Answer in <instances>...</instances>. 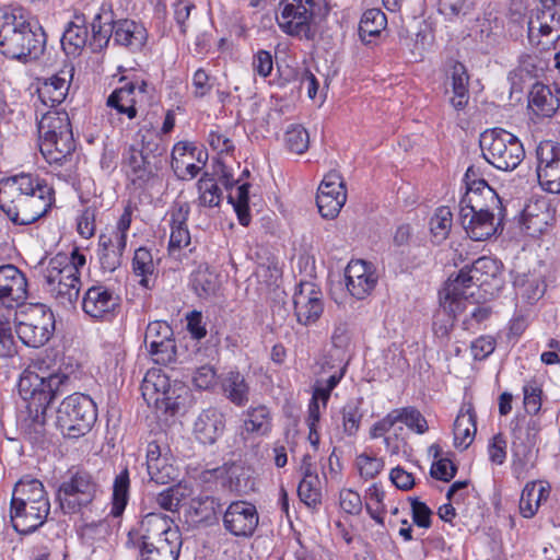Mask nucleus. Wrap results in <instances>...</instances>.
I'll list each match as a JSON object with an SVG mask.
<instances>
[{"label":"nucleus","mask_w":560,"mask_h":560,"mask_svg":"<svg viewBox=\"0 0 560 560\" xmlns=\"http://www.w3.org/2000/svg\"><path fill=\"white\" fill-rule=\"evenodd\" d=\"M54 195L52 187L37 175L21 173L0 180V209L18 225L44 217L54 203Z\"/></svg>","instance_id":"1"},{"label":"nucleus","mask_w":560,"mask_h":560,"mask_svg":"<svg viewBox=\"0 0 560 560\" xmlns=\"http://www.w3.org/2000/svg\"><path fill=\"white\" fill-rule=\"evenodd\" d=\"M475 171L468 167L465 178L467 190L459 201V221L472 241H486L495 234L502 217L498 194L485 179H475Z\"/></svg>","instance_id":"2"},{"label":"nucleus","mask_w":560,"mask_h":560,"mask_svg":"<svg viewBox=\"0 0 560 560\" xmlns=\"http://www.w3.org/2000/svg\"><path fill=\"white\" fill-rule=\"evenodd\" d=\"M50 511L44 485L38 479L22 478L11 498L10 517L14 529L30 534L40 527Z\"/></svg>","instance_id":"3"},{"label":"nucleus","mask_w":560,"mask_h":560,"mask_svg":"<svg viewBox=\"0 0 560 560\" xmlns=\"http://www.w3.org/2000/svg\"><path fill=\"white\" fill-rule=\"evenodd\" d=\"M45 33L33 30L22 14H4L0 24V52L20 61L36 59L44 49Z\"/></svg>","instance_id":"4"},{"label":"nucleus","mask_w":560,"mask_h":560,"mask_svg":"<svg viewBox=\"0 0 560 560\" xmlns=\"http://www.w3.org/2000/svg\"><path fill=\"white\" fill-rule=\"evenodd\" d=\"M43 362L33 361L21 374L18 388L30 410L45 413L60 387L68 381L66 374L48 372L42 368Z\"/></svg>","instance_id":"5"},{"label":"nucleus","mask_w":560,"mask_h":560,"mask_svg":"<svg viewBox=\"0 0 560 560\" xmlns=\"http://www.w3.org/2000/svg\"><path fill=\"white\" fill-rule=\"evenodd\" d=\"M501 273V264L491 257H480L476 259L470 267L460 269L455 279H450L446 283L447 300L445 307L451 311H458L462 299L469 303L476 294L475 289L490 285Z\"/></svg>","instance_id":"6"},{"label":"nucleus","mask_w":560,"mask_h":560,"mask_svg":"<svg viewBox=\"0 0 560 560\" xmlns=\"http://www.w3.org/2000/svg\"><path fill=\"white\" fill-rule=\"evenodd\" d=\"M141 149L129 145L122 153L121 168L127 179L137 188L145 187L155 177V166L150 154L161 155L165 149L156 142L154 131L141 128Z\"/></svg>","instance_id":"7"},{"label":"nucleus","mask_w":560,"mask_h":560,"mask_svg":"<svg viewBox=\"0 0 560 560\" xmlns=\"http://www.w3.org/2000/svg\"><path fill=\"white\" fill-rule=\"evenodd\" d=\"M97 419L93 399L84 394L67 396L59 405L56 424L67 439H79L88 434Z\"/></svg>","instance_id":"8"},{"label":"nucleus","mask_w":560,"mask_h":560,"mask_svg":"<svg viewBox=\"0 0 560 560\" xmlns=\"http://www.w3.org/2000/svg\"><path fill=\"white\" fill-rule=\"evenodd\" d=\"M480 148L485 160L500 171L515 170L525 158L520 139L502 128L483 131Z\"/></svg>","instance_id":"9"},{"label":"nucleus","mask_w":560,"mask_h":560,"mask_svg":"<svg viewBox=\"0 0 560 560\" xmlns=\"http://www.w3.org/2000/svg\"><path fill=\"white\" fill-rule=\"evenodd\" d=\"M46 291L65 307L72 306L79 299L81 279L73 266L65 258H51L44 270Z\"/></svg>","instance_id":"10"},{"label":"nucleus","mask_w":560,"mask_h":560,"mask_svg":"<svg viewBox=\"0 0 560 560\" xmlns=\"http://www.w3.org/2000/svg\"><path fill=\"white\" fill-rule=\"evenodd\" d=\"M131 222L132 209L127 206L116 225L98 236L97 256L104 271L113 272L121 266Z\"/></svg>","instance_id":"11"},{"label":"nucleus","mask_w":560,"mask_h":560,"mask_svg":"<svg viewBox=\"0 0 560 560\" xmlns=\"http://www.w3.org/2000/svg\"><path fill=\"white\" fill-rule=\"evenodd\" d=\"M97 490L98 485L89 471L72 468L60 483L57 497L66 513H75L94 500Z\"/></svg>","instance_id":"12"},{"label":"nucleus","mask_w":560,"mask_h":560,"mask_svg":"<svg viewBox=\"0 0 560 560\" xmlns=\"http://www.w3.org/2000/svg\"><path fill=\"white\" fill-rule=\"evenodd\" d=\"M539 431L540 425L534 419L517 423L512 430V471L517 478H524L535 466Z\"/></svg>","instance_id":"13"},{"label":"nucleus","mask_w":560,"mask_h":560,"mask_svg":"<svg viewBox=\"0 0 560 560\" xmlns=\"http://www.w3.org/2000/svg\"><path fill=\"white\" fill-rule=\"evenodd\" d=\"M527 39L539 50H549L560 40V10L541 3L533 9L527 21Z\"/></svg>","instance_id":"14"},{"label":"nucleus","mask_w":560,"mask_h":560,"mask_svg":"<svg viewBox=\"0 0 560 560\" xmlns=\"http://www.w3.org/2000/svg\"><path fill=\"white\" fill-rule=\"evenodd\" d=\"M54 329L52 312L42 304H36L30 306L27 313L21 314L15 331L24 345L38 348L50 339Z\"/></svg>","instance_id":"15"},{"label":"nucleus","mask_w":560,"mask_h":560,"mask_svg":"<svg viewBox=\"0 0 560 560\" xmlns=\"http://www.w3.org/2000/svg\"><path fill=\"white\" fill-rule=\"evenodd\" d=\"M317 8V0H281L278 25L288 35L307 38Z\"/></svg>","instance_id":"16"},{"label":"nucleus","mask_w":560,"mask_h":560,"mask_svg":"<svg viewBox=\"0 0 560 560\" xmlns=\"http://www.w3.org/2000/svg\"><path fill=\"white\" fill-rule=\"evenodd\" d=\"M184 390L180 384H172L170 377L159 369H151L141 384L142 397L149 406L156 409L174 410L179 407L177 392Z\"/></svg>","instance_id":"17"},{"label":"nucleus","mask_w":560,"mask_h":560,"mask_svg":"<svg viewBox=\"0 0 560 560\" xmlns=\"http://www.w3.org/2000/svg\"><path fill=\"white\" fill-rule=\"evenodd\" d=\"M190 207L187 202H175L167 212L170 240L167 253L170 257L182 260L192 252L191 235L188 229Z\"/></svg>","instance_id":"18"},{"label":"nucleus","mask_w":560,"mask_h":560,"mask_svg":"<svg viewBox=\"0 0 560 560\" xmlns=\"http://www.w3.org/2000/svg\"><path fill=\"white\" fill-rule=\"evenodd\" d=\"M537 177L541 188L560 194V143L545 140L536 149Z\"/></svg>","instance_id":"19"},{"label":"nucleus","mask_w":560,"mask_h":560,"mask_svg":"<svg viewBox=\"0 0 560 560\" xmlns=\"http://www.w3.org/2000/svg\"><path fill=\"white\" fill-rule=\"evenodd\" d=\"M152 88L143 80H136L125 83L116 89L107 98V106L129 119L137 116V105L147 103L150 98Z\"/></svg>","instance_id":"20"},{"label":"nucleus","mask_w":560,"mask_h":560,"mask_svg":"<svg viewBox=\"0 0 560 560\" xmlns=\"http://www.w3.org/2000/svg\"><path fill=\"white\" fill-rule=\"evenodd\" d=\"M144 343L158 364H170L176 360V346L173 339V329L164 320L149 323Z\"/></svg>","instance_id":"21"},{"label":"nucleus","mask_w":560,"mask_h":560,"mask_svg":"<svg viewBox=\"0 0 560 560\" xmlns=\"http://www.w3.org/2000/svg\"><path fill=\"white\" fill-rule=\"evenodd\" d=\"M294 314L304 326L316 323L324 312L323 292L313 282H301L293 294Z\"/></svg>","instance_id":"22"},{"label":"nucleus","mask_w":560,"mask_h":560,"mask_svg":"<svg viewBox=\"0 0 560 560\" xmlns=\"http://www.w3.org/2000/svg\"><path fill=\"white\" fill-rule=\"evenodd\" d=\"M141 540V549L154 547L159 540L163 542L180 541L177 528L173 527V521L161 513H148L141 520L138 528Z\"/></svg>","instance_id":"23"},{"label":"nucleus","mask_w":560,"mask_h":560,"mask_svg":"<svg viewBox=\"0 0 560 560\" xmlns=\"http://www.w3.org/2000/svg\"><path fill=\"white\" fill-rule=\"evenodd\" d=\"M347 200L345 183L338 173H328L320 183L316 203L320 215L334 219L338 215Z\"/></svg>","instance_id":"24"},{"label":"nucleus","mask_w":560,"mask_h":560,"mask_svg":"<svg viewBox=\"0 0 560 560\" xmlns=\"http://www.w3.org/2000/svg\"><path fill=\"white\" fill-rule=\"evenodd\" d=\"M259 522L257 509L247 501H234L223 514L225 530L236 537H249Z\"/></svg>","instance_id":"25"},{"label":"nucleus","mask_w":560,"mask_h":560,"mask_svg":"<svg viewBox=\"0 0 560 560\" xmlns=\"http://www.w3.org/2000/svg\"><path fill=\"white\" fill-rule=\"evenodd\" d=\"M25 275L14 265L0 266V302L8 307L22 305L28 296Z\"/></svg>","instance_id":"26"},{"label":"nucleus","mask_w":560,"mask_h":560,"mask_svg":"<svg viewBox=\"0 0 560 560\" xmlns=\"http://www.w3.org/2000/svg\"><path fill=\"white\" fill-rule=\"evenodd\" d=\"M119 306V299L105 285H92L82 299L83 312L93 319L108 320Z\"/></svg>","instance_id":"27"},{"label":"nucleus","mask_w":560,"mask_h":560,"mask_svg":"<svg viewBox=\"0 0 560 560\" xmlns=\"http://www.w3.org/2000/svg\"><path fill=\"white\" fill-rule=\"evenodd\" d=\"M345 277L347 290L358 300L371 294L378 279L373 265L361 259L348 264Z\"/></svg>","instance_id":"28"},{"label":"nucleus","mask_w":560,"mask_h":560,"mask_svg":"<svg viewBox=\"0 0 560 560\" xmlns=\"http://www.w3.org/2000/svg\"><path fill=\"white\" fill-rule=\"evenodd\" d=\"M71 77L69 71L61 70L58 73L45 79L37 88L40 108H57L69 91Z\"/></svg>","instance_id":"29"},{"label":"nucleus","mask_w":560,"mask_h":560,"mask_svg":"<svg viewBox=\"0 0 560 560\" xmlns=\"http://www.w3.org/2000/svg\"><path fill=\"white\" fill-rule=\"evenodd\" d=\"M225 430V417L217 408H208L200 412L194 424V434L202 443L212 445Z\"/></svg>","instance_id":"30"},{"label":"nucleus","mask_w":560,"mask_h":560,"mask_svg":"<svg viewBox=\"0 0 560 560\" xmlns=\"http://www.w3.org/2000/svg\"><path fill=\"white\" fill-rule=\"evenodd\" d=\"M75 143L73 133H62L56 137L39 139V150L49 164L62 165L73 155Z\"/></svg>","instance_id":"31"},{"label":"nucleus","mask_w":560,"mask_h":560,"mask_svg":"<svg viewBox=\"0 0 560 560\" xmlns=\"http://www.w3.org/2000/svg\"><path fill=\"white\" fill-rule=\"evenodd\" d=\"M148 40L145 27L132 20L116 21L114 27V44L127 48L132 52L140 51Z\"/></svg>","instance_id":"32"},{"label":"nucleus","mask_w":560,"mask_h":560,"mask_svg":"<svg viewBox=\"0 0 560 560\" xmlns=\"http://www.w3.org/2000/svg\"><path fill=\"white\" fill-rule=\"evenodd\" d=\"M477 432L476 412L470 402H464L454 422V445L466 450L474 442Z\"/></svg>","instance_id":"33"},{"label":"nucleus","mask_w":560,"mask_h":560,"mask_svg":"<svg viewBox=\"0 0 560 560\" xmlns=\"http://www.w3.org/2000/svg\"><path fill=\"white\" fill-rule=\"evenodd\" d=\"M36 114L39 115L38 119V133L39 139L46 137L61 136L62 133L72 132L71 124L67 112L58 108H40L36 106Z\"/></svg>","instance_id":"34"},{"label":"nucleus","mask_w":560,"mask_h":560,"mask_svg":"<svg viewBox=\"0 0 560 560\" xmlns=\"http://www.w3.org/2000/svg\"><path fill=\"white\" fill-rule=\"evenodd\" d=\"M469 75L466 67L460 62H454L450 69L445 85L451 86L452 96L450 104L456 109L462 110L466 107L469 101Z\"/></svg>","instance_id":"35"},{"label":"nucleus","mask_w":560,"mask_h":560,"mask_svg":"<svg viewBox=\"0 0 560 560\" xmlns=\"http://www.w3.org/2000/svg\"><path fill=\"white\" fill-rule=\"evenodd\" d=\"M513 285L516 294L528 303L538 301L546 291L544 275L539 269L516 273Z\"/></svg>","instance_id":"36"},{"label":"nucleus","mask_w":560,"mask_h":560,"mask_svg":"<svg viewBox=\"0 0 560 560\" xmlns=\"http://www.w3.org/2000/svg\"><path fill=\"white\" fill-rule=\"evenodd\" d=\"M147 468L151 479L156 483L165 485L175 478V469L166 456H162L158 443L151 442L147 448Z\"/></svg>","instance_id":"37"},{"label":"nucleus","mask_w":560,"mask_h":560,"mask_svg":"<svg viewBox=\"0 0 560 560\" xmlns=\"http://www.w3.org/2000/svg\"><path fill=\"white\" fill-rule=\"evenodd\" d=\"M91 26V46H93V50H101L105 48L109 40L112 38L114 39V27L116 26V21L114 20L113 11L101 8L100 12L94 16Z\"/></svg>","instance_id":"38"},{"label":"nucleus","mask_w":560,"mask_h":560,"mask_svg":"<svg viewBox=\"0 0 560 560\" xmlns=\"http://www.w3.org/2000/svg\"><path fill=\"white\" fill-rule=\"evenodd\" d=\"M225 397L235 406L243 407L249 400V385L238 371H229L221 380Z\"/></svg>","instance_id":"39"},{"label":"nucleus","mask_w":560,"mask_h":560,"mask_svg":"<svg viewBox=\"0 0 560 560\" xmlns=\"http://www.w3.org/2000/svg\"><path fill=\"white\" fill-rule=\"evenodd\" d=\"M528 107L537 116L551 117L558 108V100L547 85L535 83L528 95Z\"/></svg>","instance_id":"40"},{"label":"nucleus","mask_w":560,"mask_h":560,"mask_svg":"<svg viewBox=\"0 0 560 560\" xmlns=\"http://www.w3.org/2000/svg\"><path fill=\"white\" fill-rule=\"evenodd\" d=\"M272 428V416L268 407L259 405L245 412L244 431L257 436L268 435Z\"/></svg>","instance_id":"41"},{"label":"nucleus","mask_w":560,"mask_h":560,"mask_svg":"<svg viewBox=\"0 0 560 560\" xmlns=\"http://www.w3.org/2000/svg\"><path fill=\"white\" fill-rule=\"evenodd\" d=\"M453 299L450 298L448 301L451 302ZM447 301V288H444L443 293L441 294V306L442 310L439 311L434 316L433 322V331L434 335L440 339H446L454 326V318L457 314L464 312L466 310V302L464 299H462V303L459 304L458 311H451L450 308L445 307V302Z\"/></svg>","instance_id":"42"},{"label":"nucleus","mask_w":560,"mask_h":560,"mask_svg":"<svg viewBox=\"0 0 560 560\" xmlns=\"http://www.w3.org/2000/svg\"><path fill=\"white\" fill-rule=\"evenodd\" d=\"M522 218L524 229L534 236L546 231L550 214L545 202H536L535 205H528L524 209Z\"/></svg>","instance_id":"43"},{"label":"nucleus","mask_w":560,"mask_h":560,"mask_svg":"<svg viewBox=\"0 0 560 560\" xmlns=\"http://www.w3.org/2000/svg\"><path fill=\"white\" fill-rule=\"evenodd\" d=\"M130 478L127 468L121 470L114 479L112 493V508L109 514L114 517L122 515L129 500Z\"/></svg>","instance_id":"44"},{"label":"nucleus","mask_w":560,"mask_h":560,"mask_svg":"<svg viewBox=\"0 0 560 560\" xmlns=\"http://www.w3.org/2000/svg\"><path fill=\"white\" fill-rule=\"evenodd\" d=\"M190 284L196 294L205 299L215 294L220 285L218 275L208 266H199L191 273Z\"/></svg>","instance_id":"45"},{"label":"nucleus","mask_w":560,"mask_h":560,"mask_svg":"<svg viewBox=\"0 0 560 560\" xmlns=\"http://www.w3.org/2000/svg\"><path fill=\"white\" fill-rule=\"evenodd\" d=\"M386 25V15L380 9H369L363 13L359 24L360 38L365 43H370L373 37L381 34Z\"/></svg>","instance_id":"46"},{"label":"nucleus","mask_w":560,"mask_h":560,"mask_svg":"<svg viewBox=\"0 0 560 560\" xmlns=\"http://www.w3.org/2000/svg\"><path fill=\"white\" fill-rule=\"evenodd\" d=\"M88 28L83 24L69 23L65 30L61 46L67 55L77 56L88 42Z\"/></svg>","instance_id":"47"},{"label":"nucleus","mask_w":560,"mask_h":560,"mask_svg":"<svg viewBox=\"0 0 560 560\" xmlns=\"http://www.w3.org/2000/svg\"><path fill=\"white\" fill-rule=\"evenodd\" d=\"M345 372L346 365L339 364L327 380H317L313 386V395L311 400L316 401L317 404H322V407L326 409L330 394L342 380Z\"/></svg>","instance_id":"48"},{"label":"nucleus","mask_w":560,"mask_h":560,"mask_svg":"<svg viewBox=\"0 0 560 560\" xmlns=\"http://www.w3.org/2000/svg\"><path fill=\"white\" fill-rule=\"evenodd\" d=\"M453 225V213L448 207H439L430 219L432 242L441 244L445 241Z\"/></svg>","instance_id":"49"},{"label":"nucleus","mask_w":560,"mask_h":560,"mask_svg":"<svg viewBox=\"0 0 560 560\" xmlns=\"http://www.w3.org/2000/svg\"><path fill=\"white\" fill-rule=\"evenodd\" d=\"M131 266L135 276L140 278L139 283L144 288H149L150 277L155 271V264L151 252L145 247L137 248Z\"/></svg>","instance_id":"50"},{"label":"nucleus","mask_w":560,"mask_h":560,"mask_svg":"<svg viewBox=\"0 0 560 560\" xmlns=\"http://www.w3.org/2000/svg\"><path fill=\"white\" fill-rule=\"evenodd\" d=\"M197 188L200 206L212 208L220 205L222 200V191L212 175L208 173L203 174L197 183Z\"/></svg>","instance_id":"51"},{"label":"nucleus","mask_w":560,"mask_h":560,"mask_svg":"<svg viewBox=\"0 0 560 560\" xmlns=\"http://www.w3.org/2000/svg\"><path fill=\"white\" fill-rule=\"evenodd\" d=\"M219 503L209 495L194 498L189 505V513L195 522L211 523L217 520V508Z\"/></svg>","instance_id":"52"},{"label":"nucleus","mask_w":560,"mask_h":560,"mask_svg":"<svg viewBox=\"0 0 560 560\" xmlns=\"http://www.w3.org/2000/svg\"><path fill=\"white\" fill-rule=\"evenodd\" d=\"M366 499V512L368 514L380 525L384 526V514H385V492L377 485L370 486L365 494Z\"/></svg>","instance_id":"53"},{"label":"nucleus","mask_w":560,"mask_h":560,"mask_svg":"<svg viewBox=\"0 0 560 560\" xmlns=\"http://www.w3.org/2000/svg\"><path fill=\"white\" fill-rule=\"evenodd\" d=\"M180 541L163 542L159 540L154 547L140 549L139 560H177Z\"/></svg>","instance_id":"54"},{"label":"nucleus","mask_w":560,"mask_h":560,"mask_svg":"<svg viewBox=\"0 0 560 560\" xmlns=\"http://www.w3.org/2000/svg\"><path fill=\"white\" fill-rule=\"evenodd\" d=\"M284 143L290 152L303 154L310 145V135L301 125H290L284 133Z\"/></svg>","instance_id":"55"},{"label":"nucleus","mask_w":560,"mask_h":560,"mask_svg":"<svg viewBox=\"0 0 560 560\" xmlns=\"http://www.w3.org/2000/svg\"><path fill=\"white\" fill-rule=\"evenodd\" d=\"M396 413L398 416V422L405 423L409 430L417 434H423L429 430L428 421L417 408H397Z\"/></svg>","instance_id":"56"},{"label":"nucleus","mask_w":560,"mask_h":560,"mask_svg":"<svg viewBox=\"0 0 560 560\" xmlns=\"http://www.w3.org/2000/svg\"><path fill=\"white\" fill-rule=\"evenodd\" d=\"M298 495L308 508L317 506L322 501L319 478L302 479L298 487Z\"/></svg>","instance_id":"57"},{"label":"nucleus","mask_w":560,"mask_h":560,"mask_svg":"<svg viewBox=\"0 0 560 560\" xmlns=\"http://www.w3.org/2000/svg\"><path fill=\"white\" fill-rule=\"evenodd\" d=\"M360 401H349L342 408V425L343 431L347 435H354L359 428L363 417L361 412Z\"/></svg>","instance_id":"58"},{"label":"nucleus","mask_w":560,"mask_h":560,"mask_svg":"<svg viewBox=\"0 0 560 560\" xmlns=\"http://www.w3.org/2000/svg\"><path fill=\"white\" fill-rule=\"evenodd\" d=\"M255 275L259 283L264 284L266 289H271L272 287H278V282L282 277V269L278 262L269 261L259 265Z\"/></svg>","instance_id":"59"},{"label":"nucleus","mask_w":560,"mask_h":560,"mask_svg":"<svg viewBox=\"0 0 560 560\" xmlns=\"http://www.w3.org/2000/svg\"><path fill=\"white\" fill-rule=\"evenodd\" d=\"M355 465L360 476L365 480L375 478L384 468L381 458L368 454H360L355 459Z\"/></svg>","instance_id":"60"},{"label":"nucleus","mask_w":560,"mask_h":560,"mask_svg":"<svg viewBox=\"0 0 560 560\" xmlns=\"http://www.w3.org/2000/svg\"><path fill=\"white\" fill-rule=\"evenodd\" d=\"M96 214L97 210L94 207H86L77 218L78 233L89 240L94 236L96 231Z\"/></svg>","instance_id":"61"},{"label":"nucleus","mask_w":560,"mask_h":560,"mask_svg":"<svg viewBox=\"0 0 560 560\" xmlns=\"http://www.w3.org/2000/svg\"><path fill=\"white\" fill-rule=\"evenodd\" d=\"M469 9L468 0H439V11L448 20L466 15Z\"/></svg>","instance_id":"62"},{"label":"nucleus","mask_w":560,"mask_h":560,"mask_svg":"<svg viewBox=\"0 0 560 560\" xmlns=\"http://www.w3.org/2000/svg\"><path fill=\"white\" fill-rule=\"evenodd\" d=\"M524 407L528 413H537L541 407V389L536 382L523 386Z\"/></svg>","instance_id":"63"},{"label":"nucleus","mask_w":560,"mask_h":560,"mask_svg":"<svg viewBox=\"0 0 560 560\" xmlns=\"http://www.w3.org/2000/svg\"><path fill=\"white\" fill-rule=\"evenodd\" d=\"M508 443L502 433L492 436L488 444V457L494 465H502L506 459Z\"/></svg>","instance_id":"64"}]
</instances>
